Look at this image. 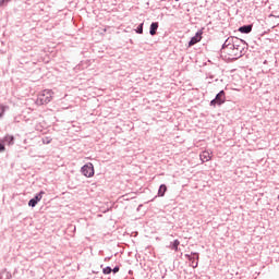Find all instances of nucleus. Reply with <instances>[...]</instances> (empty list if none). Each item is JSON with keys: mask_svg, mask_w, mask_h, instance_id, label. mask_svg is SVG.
Here are the masks:
<instances>
[{"mask_svg": "<svg viewBox=\"0 0 279 279\" xmlns=\"http://www.w3.org/2000/svg\"><path fill=\"white\" fill-rule=\"evenodd\" d=\"M49 143H51V140L49 138L44 140V144L49 145Z\"/></svg>", "mask_w": 279, "mask_h": 279, "instance_id": "obj_24", "label": "nucleus"}, {"mask_svg": "<svg viewBox=\"0 0 279 279\" xmlns=\"http://www.w3.org/2000/svg\"><path fill=\"white\" fill-rule=\"evenodd\" d=\"M10 1H12V0H0V8H5V5H8V3H10Z\"/></svg>", "mask_w": 279, "mask_h": 279, "instance_id": "obj_19", "label": "nucleus"}, {"mask_svg": "<svg viewBox=\"0 0 279 279\" xmlns=\"http://www.w3.org/2000/svg\"><path fill=\"white\" fill-rule=\"evenodd\" d=\"M44 195H45V191H40L39 193H37L33 198L28 201V206L31 208H36V206L38 205V202L43 199Z\"/></svg>", "mask_w": 279, "mask_h": 279, "instance_id": "obj_5", "label": "nucleus"}, {"mask_svg": "<svg viewBox=\"0 0 279 279\" xmlns=\"http://www.w3.org/2000/svg\"><path fill=\"white\" fill-rule=\"evenodd\" d=\"M185 258L191 260H199V253L192 252L191 254H185Z\"/></svg>", "mask_w": 279, "mask_h": 279, "instance_id": "obj_10", "label": "nucleus"}, {"mask_svg": "<svg viewBox=\"0 0 279 279\" xmlns=\"http://www.w3.org/2000/svg\"><path fill=\"white\" fill-rule=\"evenodd\" d=\"M14 141H15L14 135H5L2 138V143H4V145H9V147L14 145Z\"/></svg>", "mask_w": 279, "mask_h": 279, "instance_id": "obj_8", "label": "nucleus"}, {"mask_svg": "<svg viewBox=\"0 0 279 279\" xmlns=\"http://www.w3.org/2000/svg\"><path fill=\"white\" fill-rule=\"evenodd\" d=\"M81 172L85 175V178H93V175H95V167L90 162L85 163L81 168Z\"/></svg>", "mask_w": 279, "mask_h": 279, "instance_id": "obj_4", "label": "nucleus"}, {"mask_svg": "<svg viewBox=\"0 0 279 279\" xmlns=\"http://www.w3.org/2000/svg\"><path fill=\"white\" fill-rule=\"evenodd\" d=\"M119 270H120V267H119V266H116V267L111 270V272H113V274H119Z\"/></svg>", "mask_w": 279, "mask_h": 279, "instance_id": "obj_23", "label": "nucleus"}, {"mask_svg": "<svg viewBox=\"0 0 279 279\" xmlns=\"http://www.w3.org/2000/svg\"><path fill=\"white\" fill-rule=\"evenodd\" d=\"M236 37H229L227 38V43L229 44L230 49H232V45H234V41L236 40Z\"/></svg>", "mask_w": 279, "mask_h": 279, "instance_id": "obj_15", "label": "nucleus"}, {"mask_svg": "<svg viewBox=\"0 0 279 279\" xmlns=\"http://www.w3.org/2000/svg\"><path fill=\"white\" fill-rule=\"evenodd\" d=\"M150 202H154V198Z\"/></svg>", "mask_w": 279, "mask_h": 279, "instance_id": "obj_26", "label": "nucleus"}, {"mask_svg": "<svg viewBox=\"0 0 279 279\" xmlns=\"http://www.w3.org/2000/svg\"><path fill=\"white\" fill-rule=\"evenodd\" d=\"M158 27H160V24L158 22H153L149 27V34L150 36H156L158 32Z\"/></svg>", "mask_w": 279, "mask_h": 279, "instance_id": "obj_9", "label": "nucleus"}, {"mask_svg": "<svg viewBox=\"0 0 279 279\" xmlns=\"http://www.w3.org/2000/svg\"><path fill=\"white\" fill-rule=\"evenodd\" d=\"M226 104V90H220L216 97L210 100L209 106H213L214 108L217 106H223Z\"/></svg>", "mask_w": 279, "mask_h": 279, "instance_id": "obj_3", "label": "nucleus"}, {"mask_svg": "<svg viewBox=\"0 0 279 279\" xmlns=\"http://www.w3.org/2000/svg\"><path fill=\"white\" fill-rule=\"evenodd\" d=\"M112 272V267L107 266L102 269V274H105V276H108Z\"/></svg>", "mask_w": 279, "mask_h": 279, "instance_id": "obj_17", "label": "nucleus"}, {"mask_svg": "<svg viewBox=\"0 0 279 279\" xmlns=\"http://www.w3.org/2000/svg\"><path fill=\"white\" fill-rule=\"evenodd\" d=\"M179 247H180V240H174L169 245V248L173 250L174 252H178Z\"/></svg>", "mask_w": 279, "mask_h": 279, "instance_id": "obj_12", "label": "nucleus"}, {"mask_svg": "<svg viewBox=\"0 0 279 279\" xmlns=\"http://www.w3.org/2000/svg\"><path fill=\"white\" fill-rule=\"evenodd\" d=\"M145 23H141L136 29H135V33L136 34H143V27H144Z\"/></svg>", "mask_w": 279, "mask_h": 279, "instance_id": "obj_18", "label": "nucleus"}, {"mask_svg": "<svg viewBox=\"0 0 279 279\" xmlns=\"http://www.w3.org/2000/svg\"><path fill=\"white\" fill-rule=\"evenodd\" d=\"M246 47H247V43H245V40H243V39H235L233 41L232 47H231L232 56H234V58L236 60H239V58H243V56H245Z\"/></svg>", "mask_w": 279, "mask_h": 279, "instance_id": "obj_1", "label": "nucleus"}, {"mask_svg": "<svg viewBox=\"0 0 279 279\" xmlns=\"http://www.w3.org/2000/svg\"><path fill=\"white\" fill-rule=\"evenodd\" d=\"M129 274H132V270H130Z\"/></svg>", "mask_w": 279, "mask_h": 279, "instance_id": "obj_25", "label": "nucleus"}, {"mask_svg": "<svg viewBox=\"0 0 279 279\" xmlns=\"http://www.w3.org/2000/svg\"><path fill=\"white\" fill-rule=\"evenodd\" d=\"M3 114H5V107L0 106V119L3 118Z\"/></svg>", "mask_w": 279, "mask_h": 279, "instance_id": "obj_20", "label": "nucleus"}, {"mask_svg": "<svg viewBox=\"0 0 279 279\" xmlns=\"http://www.w3.org/2000/svg\"><path fill=\"white\" fill-rule=\"evenodd\" d=\"M190 263H191V267H193V269H197V267L199 265V260L192 259V260H190Z\"/></svg>", "mask_w": 279, "mask_h": 279, "instance_id": "obj_16", "label": "nucleus"}, {"mask_svg": "<svg viewBox=\"0 0 279 279\" xmlns=\"http://www.w3.org/2000/svg\"><path fill=\"white\" fill-rule=\"evenodd\" d=\"M165 193H167V185L161 184L158 190V197H165Z\"/></svg>", "mask_w": 279, "mask_h": 279, "instance_id": "obj_14", "label": "nucleus"}, {"mask_svg": "<svg viewBox=\"0 0 279 279\" xmlns=\"http://www.w3.org/2000/svg\"><path fill=\"white\" fill-rule=\"evenodd\" d=\"M0 279H12V274L7 269L0 270Z\"/></svg>", "mask_w": 279, "mask_h": 279, "instance_id": "obj_11", "label": "nucleus"}, {"mask_svg": "<svg viewBox=\"0 0 279 279\" xmlns=\"http://www.w3.org/2000/svg\"><path fill=\"white\" fill-rule=\"evenodd\" d=\"M3 151H5V144L2 142H0V154H3Z\"/></svg>", "mask_w": 279, "mask_h": 279, "instance_id": "obj_21", "label": "nucleus"}, {"mask_svg": "<svg viewBox=\"0 0 279 279\" xmlns=\"http://www.w3.org/2000/svg\"><path fill=\"white\" fill-rule=\"evenodd\" d=\"M51 99H53V90L45 89L41 94H39L37 104H39V106H47V104H50Z\"/></svg>", "mask_w": 279, "mask_h": 279, "instance_id": "obj_2", "label": "nucleus"}, {"mask_svg": "<svg viewBox=\"0 0 279 279\" xmlns=\"http://www.w3.org/2000/svg\"><path fill=\"white\" fill-rule=\"evenodd\" d=\"M252 29H254V24H246V25L240 26L238 28V32H240V34H252Z\"/></svg>", "mask_w": 279, "mask_h": 279, "instance_id": "obj_7", "label": "nucleus"}, {"mask_svg": "<svg viewBox=\"0 0 279 279\" xmlns=\"http://www.w3.org/2000/svg\"><path fill=\"white\" fill-rule=\"evenodd\" d=\"M228 47H230V44L227 43V40H225V43L222 44L221 49H228Z\"/></svg>", "mask_w": 279, "mask_h": 279, "instance_id": "obj_22", "label": "nucleus"}, {"mask_svg": "<svg viewBox=\"0 0 279 279\" xmlns=\"http://www.w3.org/2000/svg\"><path fill=\"white\" fill-rule=\"evenodd\" d=\"M201 160H202V162H208V160H210V153H208V151H203L202 154H201Z\"/></svg>", "mask_w": 279, "mask_h": 279, "instance_id": "obj_13", "label": "nucleus"}, {"mask_svg": "<svg viewBox=\"0 0 279 279\" xmlns=\"http://www.w3.org/2000/svg\"><path fill=\"white\" fill-rule=\"evenodd\" d=\"M202 34H204V32H202V31L196 32L195 36H193L190 39L187 47H193V46L197 45V43H201Z\"/></svg>", "mask_w": 279, "mask_h": 279, "instance_id": "obj_6", "label": "nucleus"}, {"mask_svg": "<svg viewBox=\"0 0 279 279\" xmlns=\"http://www.w3.org/2000/svg\"><path fill=\"white\" fill-rule=\"evenodd\" d=\"M175 1H180V0H175Z\"/></svg>", "mask_w": 279, "mask_h": 279, "instance_id": "obj_27", "label": "nucleus"}]
</instances>
